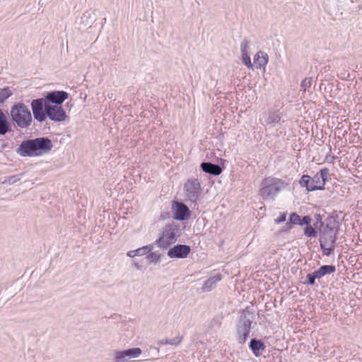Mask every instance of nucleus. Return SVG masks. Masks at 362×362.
Returning a JSON list of instances; mask_svg holds the SVG:
<instances>
[{"mask_svg":"<svg viewBox=\"0 0 362 362\" xmlns=\"http://www.w3.org/2000/svg\"><path fill=\"white\" fill-rule=\"evenodd\" d=\"M42 103L40 100H33L31 102V109L35 120L42 123L47 117L56 122L66 119L67 115L62 105H47Z\"/></svg>","mask_w":362,"mask_h":362,"instance_id":"f257e3e1","label":"nucleus"},{"mask_svg":"<svg viewBox=\"0 0 362 362\" xmlns=\"http://www.w3.org/2000/svg\"><path fill=\"white\" fill-rule=\"evenodd\" d=\"M53 148V144L48 137H37L23 141L16 149L21 157H37L47 154Z\"/></svg>","mask_w":362,"mask_h":362,"instance_id":"f03ea898","label":"nucleus"},{"mask_svg":"<svg viewBox=\"0 0 362 362\" xmlns=\"http://www.w3.org/2000/svg\"><path fill=\"white\" fill-rule=\"evenodd\" d=\"M288 185L285 180L274 176L262 179L258 191L259 196L265 201H274L278 194Z\"/></svg>","mask_w":362,"mask_h":362,"instance_id":"7ed1b4c3","label":"nucleus"},{"mask_svg":"<svg viewBox=\"0 0 362 362\" xmlns=\"http://www.w3.org/2000/svg\"><path fill=\"white\" fill-rule=\"evenodd\" d=\"M329 170L327 168L321 169L313 177L303 175L298 183L301 187H305L308 192L325 189V183L328 180Z\"/></svg>","mask_w":362,"mask_h":362,"instance_id":"20e7f679","label":"nucleus"},{"mask_svg":"<svg viewBox=\"0 0 362 362\" xmlns=\"http://www.w3.org/2000/svg\"><path fill=\"white\" fill-rule=\"evenodd\" d=\"M254 315L247 308L243 310L236 324L235 337L240 344H244L249 335Z\"/></svg>","mask_w":362,"mask_h":362,"instance_id":"39448f33","label":"nucleus"},{"mask_svg":"<svg viewBox=\"0 0 362 362\" xmlns=\"http://www.w3.org/2000/svg\"><path fill=\"white\" fill-rule=\"evenodd\" d=\"M10 115L13 122L21 129L28 128L32 124L31 112L23 103H15L11 108Z\"/></svg>","mask_w":362,"mask_h":362,"instance_id":"423d86ee","label":"nucleus"},{"mask_svg":"<svg viewBox=\"0 0 362 362\" xmlns=\"http://www.w3.org/2000/svg\"><path fill=\"white\" fill-rule=\"evenodd\" d=\"M179 230V226L175 223L166 225L161 235L156 240L154 244L163 249L169 247L171 244L177 240Z\"/></svg>","mask_w":362,"mask_h":362,"instance_id":"0eeeda50","label":"nucleus"},{"mask_svg":"<svg viewBox=\"0 0 362 362\" xmlns=\"http://www.w3.org/2000/svg\"><path fill=\"white\" fill-rule=\"evenodd\" d=\"M338 233V223L333 218H327L325 225H322L320 240L336 242Z\"/></svg>","mask_w":362,"mask_h":362,"instance_id":"6e6552de","label":"nucleus"},{"mask_svg":"<svg viewBox=\"0 0 362 362\" xmlns=\"http://www.w3.org/2000/svg\"><path fill=\"white\" fill-rule=\"evenodd\" d=\"M184 190L188 200L195 203L202 192L200 181L197 178L188 179L184 185Z\"/></svg>","mask_w":362,"mask_h":362,"instance_id":"1a4fd4ad","label":"nucleus"},{"mask_svg":"<svg viewBox=\"0 0 362 362\" xmlns=\"http://www.w3.org/2000/svg\"><path fill=\"white\" fill-rule=\"evenodd\" d=\"M69 97V93L64 90H54L47 93L45 98H37L47 105H61Z\"/></svg>","mask_w":362,"mask_h":362,"instance_id":"9d476101","label":"nucleus"},{"mask_svg":"<svg viewBox=\"0 0 362 362\" xmlns=\"http://www.w3.org/2000/svg\"><path fill=\"white\" fill-rule=\"evenodd\" d=\"M141 353V349L138 347L122 351H115L114 362H128L132 358L139 357Z\"/></svg>","mask_w":362,"mask_h":362,"instance_id":"9b49d317","label":"nucleus"},{"mask_svg":"<svg viewBox=\"0 0 362 362\" xmlns=\"http://www.w3.org/2000/svg\"><path fill=\"white\" fill-rule=\"evenodd\" d=\"M173 217L178 221L187 220L189 218L191 211L188 206L182 202L174 201L172 204Z\"/></svg>","mask_w":362,"mask_h":362,"instance_id":"f8f14e48","label":"nucleus"},{"mask_svg":"<svg viewBox=\"0 0 362 362\" xmlns=\"http://www.w3.org/2000/svg\"><path fill=\"white\" fill-rule=\"evenodd\" d=\"M190 252V246L178 244L170 248L167 255L172 259H185L189 255Z\"/></svg>","mask_w":362,"mask_h":362,"instance_id":"ddd939ff","label":"nucleus"},{"mask_svg":"<svg viewBox=\"0 0 362 362\" xmlns=\"http://www.w3.org/2000/svg\"><path fill=\"white\" fill-rule=\"evenodd\" d=\"M202 170L212 175H218L222 173V168L219 165L214 164L210 162H204L201 164Z\"/></svg>","mask_w":362,"mask_h":362,"instance_id":"4468645a","label":"nucleus"},{"mask_svg":"<svg viewBox=\"0 0 362 362\" xmlns=\"http://www.w3.org/2000/svg\"><path fill=\"white\" fill-rule=\"evenodd\" d=\"M264 117L266 124L274 127L280 122L281 113L279 111H269L268 113L264 115Z\"/></svg>","mask_w":362,"mask_h":362,"instance_id":"2eb2a0df","label":"nucleus"},{"mask_svg":"<svg viewBox=\"0 0 362 362\" xmlns=\"http://www.w3.org/2000/svg\"><path fill=\"white\" fill-rule=\"evenodd\" d=\"M222 279V276L220 274L210 276L203 284L202 287V291H210L215 288L216 284L220 281Z\"/></svg>","mask_w":362,"mask_h":362,"instance_id":"dca6fc26","label":"nucleus"},{"mask_svg":"<svg viewBox=\"0 0 362 362\" xmlns=\"http://www.w3.org/2000/svg\"><path fill=\"white\" fill-rule=\"evenodd\" d=\"M249 347L255 356H260V351H264L266 348L264 344L260 339L255 338L250 340Z\"/></svg>","mask_w":362,"mask_h":362,"instance_id":"f3484780","label":"nucleus"},{"mask_svg":"<svg viewBox=\"0 0 362 362\" xmlns=\"http://www.w3.org/2000/svg\"><path fill=\"white\" fill-rule=\"evenodd\" d=\"M11 132V125L3 111L0 109V134L4 135Z\"/></svg>","mask_w":362,"mask_h":362,"instance_id":"a211bd4d","label":"nucleus"},{"mask_svg":"<svg viewBox=\"0 0 362 362\" xmlns=\"http://www.w3.org/2000/svg\"><path fill=\"white\" fill-rule=\"evenodd\" d=\"M335 242L320 240V248L324 255L329 256L334 252Z\"/></svg>","mask_w":362,"mask_h":362,"instance_id":"6ab92c4d","label":"nucleus"},{"mask_svg":"<svg viewBox=\"0 0 362 362\" xmlns=\"http://www.w3.org/2000/svg\"><path fill=\"white\" fill-rule=\"evenodd\" d=\"M255 62L257 64V67L261 68L265 66L268 63L269 57L264 52L259 51L254 57Z\"/></svg>","mask_w":362,"mask_h":362,"instance_id":"aec40b11","label":"nucleus"},{"mask_svg":"<svg viewBox=\"0 0 362 362\" xmlns=\"http://www.w3.org/2000/svg\"><path fill=\"white\" fill-rule=\"evenodd\" d=\"M13 93V90L9 87L0 88V103H4Z\"/></svg>","mask_w":362,"mask_h":362,"instance_id":"412c9836","label":"nucleus"},{"mask_svg":"<svg viewBox=\"0 0 362 362\" xmlns=\"http://www.w3.org/2000/svg\"><path fill=\"white\" fill-rule=\"evenodd\" d=\"M300 216L296 213H292L289 216V223H286L288 228H291V224L300 225Z\"/></svg>","mask_w":362,"mask_h":362,"instance_id":"4be33fe9","label":"nucleus"},{"mask_svg":"<svg viewBox=\"0 0 362 362\" xmlns=\"http://www.w3.org/2000/svg\"><path fill=\"white\" fill-rule=\"evenodd\" d=\"M153 249V245H148L142 247L138 248L136 250V256H142L150 252Z\"/></svg>","mask_w":362,"mask_h":362,"instance_id":"5701e85b","label":"nucleus"},{"mask_svg":"<svg viewBox=\"0 0 362 362\" xmlns=\"http://www.w3.org/2000/svg\"><path fill=\"white\" fill-rule=\"evenodd\" d=\"M322 275L330 274L336 271V267L334 265H322L320 267Z\"/></svg>","mask_w":362,"mask_h":362,"instance_id":"b1692460","label":"nucleus"},{"mask_svg":"<svg viewBox=\"0 0 362 362\" xmlns=\"http://www.w3.org/2000/svg\"><path fill=\"white\" fill-rule=\"evenodd\" d=\"M250 41L247 40V38H243V40L240 42V52L241 54L243 53H248V50L250 49Z\"/></svg>","mask_w":362,"mask_h":362,"instance_id":"393cba45","label":"nucleus"},{"mask_svg":"<svg viewBox=\"0 0 362 362\" xmlns=\"http://www.w3.org/2000/svg\"><path fill=\"white\" fill-rule=\"evenodd\" d=\"M304 233L307 237L313 238L316 237L317 231L311 226H308L304 229Z\"/></svg>","mask_w":362,"mask_h":362,"instance_id":"a878e982","label":"nucleus"},{"mask_svg":"<svg viewBox=\"0 0 362 362\" xmlns=\"http://www.w3.org/2000/svg\"><path fill=\"white\" fill-rule=\"evenodd\" d=\"M241 55H242V57H241L242 62L245 66H247L248 68H252L253 66H252V64L251 62L250 57L248 55V53H243V54H241Z\"/></svg>","mask_w":362,"mask_h":362,"instance_id":"bb28decb","label":"nucleus"},{"mask_svg":"<svg viewBox=\"0 0 362 362\" xmlns=\"http://www.w3.org/2000/svg\"><path fill=\"white\" fill-rule=\"evenodd\" d=\"M313 79L310 77H307L301 82V88L303 91H306L308 88H309L312 85Z\"/></svg>","mask_w":362,"mask_h":362,"instance_id":"cd10ccee","label":"nucleus"},{"mask_svg":"<svg viewBox=\"0 0 362 362\" xmlns=\"http://www.w3.org/2000/svg\"><path fill=\"white\" fill-rule=\"evenodd\" d=\"M147 254H148V255H147L146 258L150 262H157L159 261V259L160 258V255L156 252H150Z\"/></svg>","mask_w":362,"mask_h":362,"instance_id":"c85d7f7f","label":"nucleus"},{"mask_svg":"<svg viewBox=\"0 0 362 362\" xmlns=\"http://www.w3.org/2000/svg\"><path fill=\"white\" fill-rule=\"evenodd\" d=\"M183 339V336H177L173 339H169V344L175 346H178Z\"/></svg>","mask_w":362,"mask_h":362,"instance_id":"c756f323","label":"nucleus"},{"mask_svg":"<svg viewBox=\"0 0 362 362\" xmlns=\"http://www.w3.org/2000/svg\"><path fill=\"white\" fill-rule=\"evenodd\" d=\"M307 281L304 283L305 284L313 286L315 284V278L313 273H309L306 276Z\"/></svg>","mask_w":362,"mask_h":362,"instance_id":"7c9ffc66","label":"nucleus"},{"mask_svg":"<svg viewBox=\"0 0 362 362\" xmlns=\"http://www.w3.org/2000/svg\"><path fill=\"white\" fill-rule=\"evenodd\" d=\"M311 221V218L309 216H305L302 218H300V226L306 225L309 226Z\"/></svg>","mask_w":362,"mask_h":362,"instance_id":"2f4dec72","label":"nucleus"},{"mask_svg":"<svg viewBox=\"0 0 362 362\" xmlns=\"http://www.w3.org/2000/svg\"><path fill=\"white\" fill-rule=\"evenodd\" d=\"M21 180L18 175H13L8 177L7 182L8 184L12 185Z\"/></svg>","mask_w":362,"mask_h":362,"instance_id":"473e14b6","label":"nucleus"},{"mask_svg":"<svg viewBox=\"0 0 362 362\" xmlns=\"http://www.w3.org/2000/svg\"><path fill=\"white\" fill-rule=\"evenodd\" d=\"M286 220V214L285 213L281 214L278 218L275 219L276 223L284 222Z\"/></svg>","mask_w":362,"mask_h":362,"instance_id":"72a5a7b5","label":"nucleus"},{"mask_svg":"<svg viewBox=\"0 0 362 362\" xmlns=\"http://www.w3.org/2000/svg\"><path fill=\"white\" fill-rule=\"evenodd\" d=\"M313 274L314 275L315 279H320L324 276V275H322V272L320 269V268L317 270H315L314 272H313Z\"/></svg>","mask_w":362,"mask_h":362,"instance_id":"f704fd0d","label":"nucleus"},{"mask_svg":"<svg viewBox=\"0 0 362 362\" xmlns=\"http://www.w3.org/2000/svg\"><path fill=\"white\" fill-rule=\"evenodd\" d=\"M157 344L159 346L169 344V339H165L159 340V341H157Z\"/></svg>","mask_w":362,"mask_h":362,"instance_id":"c9c22d12","label":"nucleus"},{"mask_svg":"<svg viewBox=\"0 0 362 362\" xmlns=\"http://www.w3.org/2000/svg\"><path fill=\"white\" fill-rule=\"evenodd\" d=\"M127 256L134 257L136 256V250H131L127 252Z\"/></svg>","mask_w":362,"mask_h":362,"instance_id":"e433bc0d","label":"nucleus"},{"mask_svg":"<svg viewBox=\"0 0 362 362\" xmlns=\"http://www.w3.org/2000/svg\"><path fill=\"white\" fill-rule=\"evenodd\" d=\"M92 14H93L94 16H95V11H92L91 13L86 12V13L83 14V16H84V17L90 18V16H91Z\"/></svg>","mask_w":362,"mask_h":362,"instance_id":"4c0bfd02","label":"nucleus"}]
</instances>
